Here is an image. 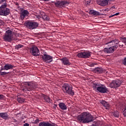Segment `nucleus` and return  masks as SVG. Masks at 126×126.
Instances as JSON below:
<instances>
[{
    "instance_id": "45",
    "label": "nucleus",
    "mask_w": 126,
    "mask_h": 126,
    "mask_svg": "<svg viewBox=\"0 0 126 126\" xmlns=\"http://www.w3.org/2000/svg\"><path fill=\"white\" fill-rule=\"evenodd\" d=\"M16 4V5H18V3H17Z\"/></svg>"
},
{
    "instance_id": "15",
    "label": "nucleus",
    "mask_w": 126,
    "mask_h": 126,
    "mask_svg": "<svg viewBox=\"0 0 126 126\" xmlns=\"http://www.w3.org/2000/svg\"><path fill=\"white\" fill-rule=\"evenodd\" d=\"M60 61H61L62 63L64 65H70V64H71L70 62H69V60H68V59L66 58H63L60 59Z\"/></svg>"
},
{
    "instance_id": "4",
    "label": "nucleus",
    "mask_w": 126,
    "mask_h": 126,
    "mask_svg": "<svg viewBox=\"0 0 126 126\" xmlns=\"http://www.w3.org/2000/svg\"><path fill=\"white\" fill-rule=\"evenodd\" d=\"M62 89L65 94H68V95H71V96L74 95V92L72 90V87L68 84H64L62 87Z\"/></svg>"
},
{
    "instance_id": "39",
    "label": "nucleus",
    "mask_w": 126,
    "mask_h": 126,
    "mask_svg": "<svg viewBox=\"0 0 126 126\" xmlns=\"http://www.w3.org/2000/svg\"><path fill=\"white\" fill-rule=\"evenodd\" d=\"M3 98V95L2 94H0V100H1Z\"/></svg>"
},
{
    "instance_id": "3",
    "label": "nucleus",
    "mask_w": 126,
    "mask_h": 126,
    "mask_svg": "<svg viewBox=\"0 0 126 126\" xmlns=\"http://www.w3.org/2000/svg\"><path fill=\"white\" fill-rule=\"evenodd\" d=\"M93 88H94V90H97L100 93H106L107 91H108V88L105 85L99 83H94Z\"/></svg>"
},
{
    "instance_id": "34",
    "label": "nucleus",
    "mask_w": 126,
    "mask_h": 126,
    "mask_svg": "<svg viewBox=\"0 0 126 126\" xmlns=\"http://www.w3.org/2000/svg\"><path fill=\"white\" fill-rule=\"evenodd\" d=\"M40 120L39 119H36L34 121V124H38Z\"/></svg>"
},
{
    "instance_id": "12",
    "label": "nucleus",
    "mask_w": 126,
    "mask_h": 126,
    "mask_svg": "<svg viewBox=\"0 0 126 126\" xmlns=\"http://www.w3.org/2000/svg\"><path fill=\"white\" fill-rule=\"evenodd\" d=\"M121 84H122V81L120 80H116L110 83L109 86L110 88H118V87L121 86Z\"/></svg>"
},
{
    "instance_id": "13",
    "label": "nucleus",
    "mask_w": 126,
    "mask_h": 126,
    "mask_svg": "<svg viewBox=\"0 0 126 126\" xmlns=\"http://www.w3.org/2000/svg\"><path fill=\"white\" fill-rule=\"evenodd\" d=\"M42 58V60L47 63H50L53 62V57L50 55L44 54Z\"/></svg>"
},
{
    "instance_id": "20",
    "label": "nucleus",
    "mask_w": 126,
    "mask_h": 126,
    "mask_svg": "<svg viewBox=\"0 0 126 126\" xmlns=\"http://www.w3.org/2000/svg\"><path fill=\"white\" fill-rule=\"evenodd\" d=\"M59 107L61 110H63V111L66 110L67 109V107H66V105L64 104V103L61 102L59 104Z\"/></svg>"
},
{
    "instance_id": "42",
    "label": "nucleus",
    "mask_w": 126,
    "mask_h": 126,
    "mask_svg": "<svg viewBox=\"0 0 126 126\" xmlns=\"http://www.w3.org/2000/svg\"><path fill=\"white\" fill-rule=\"evenodd\" d=\"M119 47H120V48H122V47H124V45H123V44H120V45H119Z\"/></svg>"
},
{
    "instance_id": "31",
    "label": "nucleus",
    "mask_w": 126,
    "mask_h": 126,
    "mask_svg": "<svg viewBox=\"0 0 126 126\" xmlns=\"http://www.w3.org/2000/svg\"><path fill=\"white\" fill-rule=\"evenodd\" d=\"M112 41H114L115 44H116V45H118V44H119V40H118V39L112 40Z\"/></svg>"
},
{
    "instance_id": "17",
    "label": "nucleus",
    "mask_w": 126,
    "mask_h": 126,
    "mask_svg": "<svg viewBox=\"0 0 126 126\" xmlns=\"http://www.w3.org/2000/svg\"><path fill=\"white\" fill-rule=\"evenodd\" d=\"M39 126H56V124H52L48 122H41L38 124Z\"/></svg>"
},
{
    "instance_id": "28",
    "label": "nucleus",
    "mask_w": 126,
    "mask_h": 126,
    "mask_svg": "<svg viewBox=\"0 0 126 126\" xmlns=\"http://www.w3.org/2000/svg\"><path fill=\"white\" fill-rule=\"evenodd\" d=\"M22 47H23V45H22L21 44H18V45L15 46V49L19 50V49H21V48H22Z\"/></svg>"
},
{
    "instance_id": "11",
    "label": "nucleus",
    "mask_w": 126,
    "mask_h": 126,
    "mask_svg": "<svg viewBox=\"0 0 126 126\" xmlns=\"http://www.w3.org/2000/svg\"><path fill=\"white\" fill-rule=\"evenodd\" d=\"M26 25L27 28L31 29V30H33V29H36L39 24L37 22L29 21L26 23Z\"/></svg>"
},
{
    "instance_id": "2",
    "label": "nucleus",
    "mask_w": 126,
    "mask_h": 126,
    "mask_svg": "<svg viewBox=\"0 0 126 126\" xmlns=\"http://www.w3.org/2000/svg\"><path fill=\"white\" fill-rule=\"evenodd\" d=\"M0 3H4L0 6V15L6 16L9 14V9L7 8L6 0H0Z\"/></svg>"
},
{
    "instance_id": "30",
    "label": "nucleus",
    "mask_w": 126,
    "mask_h": 126,
    "mask_svg": "<svg viewBox=\"0 0 126 126\" xmlns=\"http://www.w3.org/2000/svg\"><path fill=\"white\" fill-rule=\"evenodd\" d=\"M6 74H7V72H1V71L0 70V75H6Z\"/></svg>"
},
{
    "instance_id": "32",
    "label": "nucleus",
    "mask_w": 126,
    "mask_h": 126,
    "mask_svg": "<svg viewBox=\"0 0 126 126\" xmlns=\"http://www.w3.org/2000/svg\"><path fill=\"white\" fill-rule=\"evenodd\" d=\"M122 41L123 43H125V45H126V37L122 38Z\"/></svg>"
},
{
    "instance_id": "40",
    "label": "nucleus",
    "mask_w": 126,
    "mask_h": 126,
    "mask_svg": "<svg viewBox=\"0 0 126 126\" xmlns=\"http://www.w3.org/2000/svg\"><path fill=\"white\" fill-rule=\"evenodd\" d=\"M0 71H1V70H5L4 66L3 68H1V69H0Z\"/></svg>"
},
{
    "instance_id": "29",
    "label": "nucleus",
    "mask_w": 126,
    "mask_h": 126,
    "mask_svg": "<svg viewBox=\"0 0 126 126\" xmlns=\"http://www.w3.org/2000/svg\"><path fill=\"white\" fill-rule=\"evenodd\" d=\"M42 18L44 19V20H50V18L49 17H48L47 16H42Z\"/></svg>"
},
{
    "instance_id": "36",
    "label": "nucleus",
    "mask_w": 126,
    "mask_h": 126,
    "mask_svg": "<svg viewBox=\"0 0 126 126\" xmlns=\"http://www.w3.org/2000/svg\"><path fill=\"white\" fill-rule=\"evenodd\" d=\"M122 113L124 117H126V110H123Z\"/></svg>"
},
{
    "instance_id": "18",
    "label": "nucleus",
    "mask_w": 126,
    "mask_h": 126,
    "mask_svg": "<svg viewBox=\"0 0 126 126\" xmlns=\"http://www.w3.org/2000/svg\"><path fill=\"white\" fill-rule=\"evenodd\" d=\"M0 117L2 119H3V120H5V121L9 119V118L8 117V114H7V113L6 112L0 113Z\"/></svg>"
},
{
    "instance_id": "24",
    "label": "nucleus",
    "mask_w": 126,
    "mask_h": 126,
    "mask_svg": "<svg viewBox=\"0 0 126 126\" xmlns=\"http://www.w3.org/2000/svg\"><path fill=\"white\" fill-rule=\"evenodd\" d=\"M89 14H93V15H99V12H97L94 10H91L89 12Z\"/></svg>"
},
{
    "instance_id": "37",
    "label": "nucleus",
    "mask_w": 126,
    "mask_h": 126,
    "mask_svg": "<svg viewBox=\"0 0 126 126\" xmlns=\"http://www.w3.org/2000/svg\"><path fill=\"white\" fill-rule=\"evenodd\" d=\"M36 18H38V19H41V18H42V16H41L40 15H36Z\"/></svg>"
},
{
    "instance_id": "7",
    "label": "nucleus",
    "mask_w": 126,
    "mask_h": 126,
    "mask_svg": "<svg viewBox=\"0 0 126 126\" xmlns=\"http://www.w3.org/2000/svg\"><path fill=\"white\" fill-rule=\"evenodd\" d=\"M54 4L56 7L63 9L64 7L67 6V5L69 4V2L66 0L57 1L56 2H54Z\"/></svg>"
},
{
    "instance_id": "1",
    "label": "nucleus",
    "mask_w": 126,
    "mask_h": 126,
    "mask_svg": "<svg viewBox=\"0 0 126 126\" xmlns=\"http://www.w3.org/2000/svg\"><path fill=\"white\" fill-rule=\"evenodd\" d=\"M77 121L82 124H88L93 122V117L89 112H83L77 117Z\"/></svg>"
},
{
    "instance_id": "14",
    "label": "nucleus",
    "mask_w": 126,
    "mask_h": 126,
    "mask_svg": "<svg viewBox=\"0 0 126 126\" xmlns=\"http://www.w3.org/2000/svg\"><path fill=\"white\" fill-rule=\"evenodd\" d=\"M115 0H97V3L101 6H105L108 5L109 1H114Z\"/></svg>"
},
{
    "instance_id": "33",
    "label": "nucleus",
    "mask_w": 126,
    "mask_h": 126,
    "mask_svg": "<svg viewBox=\"0 0 126 126\" xmlns=\"http://www.w3.org/2000/svg\"><path fill=\"white\" fill-rule=\"evenodd\" d=\"M95 64H96L95 63H89V66H91V67H93Z\"/></svg>"
},
{
    "instance_id": "16",
    "label": "nucleus",
    "mask_w": 126,
    "mask_h": 126,
    "mask_svg": "<svg viewBox=\"0 0 126 126\" xmlns=\"http://www.w3.org/2000/svg\"><path fill=\"white\" fill-rule=\"evenodd\" d=\"M29 15V12L27 10H24L22 11L21 13V19L23 20L26 16H28Z\"/></svg>"
},
{
    "instance_id": "22",
    "label": "nucleus",
    "mask_w": 126,
    "mask_h": 126,
    "mask_svg": "<svg viewBox=\"0 0 126 126\" xmlns=\"http://www.w3.org/2000/svg\"><path fill=\"white\" fill-rule=\"evenodd\" d=\"M94 71L97 73H101L103 72V68H102V67H97L94 68Z\"/></svg>"
},
{
    "instance_id": "26",
    "label": "nucleus",
    "mask_w": 126,
    "mask_h": 126,
    "mask_svg": "<svg viewBox=\"0 0 126 126\" xmlns=\"http://www.w3.org/2000/svg\"><path fill=\"white\" fill-rule=\"evenodd\" d=\"M113 116H114L115 118H119V117H120V113H119V111H116L113 113Z\"/></svg>"
},
{
    "instance_id": "19",
    "label": "nucleus",
    "mask_w": 126,
    "mask_h": 126,
    "mask_svg": "<svg viewBox=\"0 0 126 126\" xmlns=\"http://www.w3.org/2000/svg\"><path fill=\"white\" fill-rule=\"evenodd\" d=\"M100 104H102V105H103V107H104L106 110H109V109H110V104H109L108 102H106V101H100Z\"/></svg>"
},
{
    "instance_id": "44",
    "label": "nucleus",
    "mask_w": 126,
    "mask_h": 126,
    "mask_svg": "<svg viewBox=\"0 0 126 126\" xmlns=\"http://www.w3.org/2000/svg\"><path fill=\"white\" fill-rule=\"evenodd\" d=\"M3 22L1 20H0V24H1V23H2Z\"/></svg>"
},
{
    "instance_id": "21",
    "label": "nucleus",
    "mask_w": 126,
    "mask_h": 126,
    "mask_svg": "<svg viewBox=\"0 0 126 126\" xmlns=\"http://www.w3.org/2000/svg\"><path fill=\"white\" fill-rule=\"evenodd\" d=\"M105 45H107L108 47H115V41L111 40L109 39L106 43Z\"/></svg>"
},
{
    "instance_id": "41",
    "label": "nucleus",
    "mask_w": 126,
    "mask_h": 126,
    "mask_svg": "<svg viewBox=\"0 0 126 126\" xmlns=\"http://www.w3.org/2000/svg\"><path fill=\"white\" fill-rule=\"evenodd\" d=\"M24 126H29V125L28 124V123H25V124H24Z\"/></svg>"
},
{
    "instance_id": "25",
    "label": "nucleus",
    "mask_w": 126,
    "mask_h": 126,
    "mask_svg": "<svg viewBox=\"0 0 126 126\" xmlns=\"http://www.w3.org/2000/svg\"><path fill=\"white\" fill-rule=\"evenodd\" d=\"M17 101L19 103L22 104V103H24V102H25V99L21 97H18Z\"/></svg>"
},
{
    "instance_id": "10",
    "label": "nucleus",
    "mask_w": 126,
    "mask_h": 126,
    "mask_svg": "<svg viewBox=\"0 0 126 126\" xmlns=\"http://www.w3.org/2000/svg\"><path fill=\"white\" fill-rule=\"evenodd\" d=\"M118 47L119 46L118 45H115L114 46H111L109 48L106 47L103 49V52L105 53V54H112V53H114L117 49H118Z\"/></svg>"
},
{
    "instance_id": "35",
    "label": "nucleus",
    "mask_w": 126,
    "mask_h": 126,
    "mask_svg": "<svg viewBox=\"0 0 126 126\" xmlns=\"http://www.w3.org/2000/svg\"><path fill=\"white\" fill-rule=\"evenodd\" d=\"M120 14L119 12L116 13L112 15H111V16H110V17H113V16H115V15H119Z\"/></svg>"
},
{
    "instance_id": "5",
    "label": "nucleus",
    "mask_w": 126,
    "mask_h": 126,
    "mask_svg": "<svg viewBox=\"0 0 126 126\" xmlns=\"http://www.w3.org/2000/svg\"><path fill=\"white\" fill-rule=\"evenodd\" d=\"M25 86L22 89L24 92H27V91H31L33 89H35L34 88V84L31 82H26L24 83Z\"/></svg>"
},
{
    "instance_id": "23",
    "label": "nucleus",
    "mask_w": 126,
    "mask_h": 126,
    "mask_svg": "<svg viewBox=\"0 0 126 126\" xmlns=\"http://www.w3.org/2000/svg\"><path fill=\"white\" fill-rule=\"evenodd\" d=\"M5 67V70H8L9 69H11V68H13V65L7 63L5 64L4 66Z\"/></svg>"
},
{
    "instance_id": "38",
    "label": "nucleus",
    "mask_w": 126,
    "mask_h": 126,
    "mask_svg": "<svg viewBox=\"0 0 126 126\" xmlns=\"http://www.w3.org/2000/svg\"><path fill=\"white\" fill-rule=\"evenodd\" d=\"M91 3V0H89L88 1H87V4H90Z\"/></svg>"
},
{
    "instance_id": "6",
    "label": "nucleus",
    "mask_w": 126,
    "mask_h": 126,
    "mask_svg": "<svg viewBox=\"0 0 126 126\" xmlns=\"http://www.w3.org/2000/svg\"><path fill=\"white\" fill-rule=\"evenodd\" d=\"M3 39L5 42H11L12 41V31L7 30L3 35Z\"/></svg>"
},
{
    "instance_id": "27",
    "label": "nucleus",
    "mask_w": 126,
    "mask_h": 126,
    "mask_svg": "<svg viewBox=\"0 0 126 126\" xmlns=\"http://www.w3.org/2000/svg\"><path fill=\"white\" fill-rule=\"evenodd\" d=\"M44 100H45L47 103H50L51 102V98L47 96H44Z\"/></svg>"
},
{
    "instance_id": "43",
    "label": "nucleus",
    "mask_w": 126,
    "mask_h": 126,
    "mask_svg": "<svg viewBox=\"0 0 126 126\" xmlns=\"http://www.w3.org/2000/svg\"><path fill=\"white\" fill-rule=\"evenodd\" d=\"M123 111H126V105L125 106V108L123 109Z\"/></svg>"
},
{
    "instance_id": "9",
    "label": "nucleus",
    "mask_w": 126,
    "mask_h": 126,
    "mask_svg": "<svg viewBox=\"0 0 126 126\" xmlns=\"http://www.w3.org/2000/svg\"><path fill=\"white\" fill-rule=\"evenodd\" d=\"M30 53L33 57L40 56V51L36 46H33L30 49Z\"/></svg>"
},
{
    "instance_id": "8",
    "label": "nucleus",
    "mask_w": 126,
    "mask_h": 126,
    "mask_svg": "<svg viewBox=\"0 0 126 126\" xmlns=\"http://www.w3.org/2000/svg\"><path fill=\"white\" fill-rule=\"evenodd\" d=\"M77 57L82 59H88L91 57V53L89 51L80 52L77 54Z\"/></svg>"
}]
</instances>
